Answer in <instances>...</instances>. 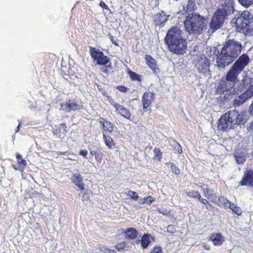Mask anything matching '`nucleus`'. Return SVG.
<instances>
[{"label": "nucleus", "instance_id": "6ab92c4d", "mask_svg": "<svg viewBox=\"0 0 253 253\" xmlns=\"http://www.w3.org/2000/svg\"><path fill=\"white\" fill-rule=\"evenodd\" d=\"M99 123L102 126L104 131L111 132L114 129V125L113 123L107 121L103 118H100Z\"/></svg>", "mask_w": 253, "mask_h": 253}, {"label": "nucleus", "instance_id": "4c0bfd02", "mask_svg": "<svg viewBox=\"0 0 253 253\" xmlns=\"http://www.w3.org/2000/svg\"><path fill=\"white\" fill-rule=\"evenodd\" d=\"M103 154L101 152H99L95 156V159L98 164H100L102 162Z\"/></svg>", "mask_w": 253, "mask_h": 253}, {"label": "nucleus", "instance_id": "dca6fc26", "mask_svg": "<svg viewBox=\"0 0 253 253\" xmlns=\"http://www.w3.org/2000/svg\"><path fill=\"white\" fill-rule=\"evenodd\" d=\"M210 240L214 246H220L224 241V237L220 233H213L210 235Z\"/></svg>", "mask_w": 253, "mask_h": 253}, {"label": "nucleus", "instance_id": "f704fd0d", "mask_svg": "<svg viewBox=\"0 0 253 253\" xmlns=\"http://www.w3.org/2000/svg\"><path fill=\"white\" fill-rule=\"evenodd\" d=\"M195 0H189L187 4V10L192 11L194 9L195 6Z\"/></svg>", "mask_w": 253, "mask_h": 253}, {"label": "nucleus", "instance_id": "39448f33", "mask_svg": "<svg viewBox=\"0 0 253 253\" xmlns=\"http://www.w3.org/2000/svg\"><path fill=\"white\" fill-rule=\"evenodd\" d=\"M205 19L197 13L188 14L184 21L185 31L189 34H200L205 27Z\"/></svg>", "mask_w": 253, "mask_h": 253}, {"label": "nucleus", "instance_id": "cd10ccee", "mask_svg": "<svg viewBox=\"0 0 253 253\" xmlns=\"http://www.w3.org/2000/svg\"><path fill=\"white\" fill-rule=\"evenodd\" d=\"M103 138L104 140L105 144L110 149L112 148L115 145L113 139L108 136H107L105 134H103Z\"/></svg>", "mask_w": 253, "mask_h": 253}, {"label": "nucleus", "instance_id": "412c9836", "mask_svg": "<svg viewBox=\"0 0 253 253\" xmlns=\"http://www.w3.org/2000/svg\"><path fill=\"white\" fill-rule=\"evenodd\" d=\"M116 110L119 112L120 114L126 119H129L130 113L129 111L121 105H116Z\"/></svg>", "mask_w": 253, "mask_h": 253}, {"label": "nucleus", "instance_id": "c03bdc74", "mask_svg": "<svg viewBox=\"0 0 253 253\" xmlns=\"http://www.w3.org/2000/svg\"><path fill=\"white\" fill-rule=\"evenodd\" d=\"M171 169L173 172L176 174H178L180 173L179 169L173 164H172L171 166Z\"/></svg>", "mask_w": 253, "mask_h": 253}, {"label": "nucleus", "instance_id": "f03ea898", "mask_svg": "<svg viewBox=\"0 0 253 253\" xmlns=\"http://www.w3.org/2000/svg\"><path fill=\"white\" fill-rule=\"evenodd\" d=\"M165 42L172 53L183 54L186 52L187 42L182 38L181 31L177 27H172L168 31Z\"/></svg>", "mask_w": 253, "mask_h": 253}, {"label": "nucleus", "instance_id": "bf43d9fd", "mask_svg": "<svg viewBox=\"0 0 253 253\" xmlns=\"http://www.w3.org/2000/svg\"><path fill=\"white\" fill-rule=\"evenodd\" d=\"M109 102H110L111 104L112 105H113L115 108L116 109V107H117L116 105H119V104L115 102V101L112 99H111L109 100Z\"/></svg>", "mask_w": 253, "mask_h": 253}, {"label": "nucleus", "instance_id": "c9c22d12", "mask_svg": "<svg viewBox=\"0 0 253 253\" xmlns=\"http://www.w3.org/2000/svg\"><path fill=\"white\" fill-rule=\"evenodd\" d=\"M155 201V198L152 197H148L145 198L143 201L142 202H140V203H146L148 205H150L153 202Z\"/></svg>", "mask_w": 253, "mask_h": 253}, {"label": "nucleus", "instance_id": "0eeeda50", "mask_svg": "<svg viewBox=\"0 0 253 253\" xmlns=\"http://www.w3.org/2000/svg\"><path fill=\"white\" fill-rule=\"evenodd\" d=\"M193 64L201 76L210 78L211 76L210 70V60L205 55L198 56L195 58Z\"/></svg>", "mask_w": 253, "mask_h": 253}, {"label": "nucleus", "instance_id": "052dcab7", "mask_svg": "<svg viewBox=\"0 0 253 253\" xmlns=\"http://www.w3.org/2000/svg\"><path fill=\"white\" fill-rule=\"evenodd\" d=\"M99 152H97L95 150H90V155L91 156H95L96 155V154H97V153H98Z\"/></svg>", "mask_w": 253, "mask_h": 253}, {"label": "nucleus", "instance_id": "7ed1b4c3", "mask_svg": "<svg viewBox=\"0 0 253 253\" xmlns=\"http://www.w3.org/2000/svg\"><path fill=\"white\" fill-rule=\"evenodd\" d=\"M235 11L234 0H222L215 11L210 26L213 31L220 28L225 19Z\"/></svg>", "mask_w": 253, "mask_h": 253}, {"label": "nucleus", "instance_id": "13d9d810", "mask_svg": "<svg viewBox=\"0 0 253 253\" xmlns=\"http://www.w3.org/2000/svg\"><path fill=\"white\" fill-rule=\"evenodd\" d=\"M228 206L229 207V208L232 210L233 211L234 207H235L236 206L233 203L231 202H229V203H228Z\"/></svg>", "mask_w": 253, "mask_h": 253}, {"label": "nucleus", "instance_id": "0e129e2a", "mask_svg": "<svg viewBox=\"0 0 253 253\" xmlns=\"http://www.w3.org/2000/svg\"><path fill=\"white\" fill-rule=\"evenodd\" d=\"M205 206H206V208H207V209H209V207H210V206L209 205H205Z\"/></svg>", "mask_w": 253, "mask_h": 253}, {"label": "nucleus", "instance_id": "3c124183", "mask_svg": "<svg viewBox=\"0 0 253 253\" xmlns=\"http://www.w3.org/2000/svg\"><path fill=\"white\" fill-rule=\"evenodd\" d=\"M89 196L88 195V194L86 192H84L83 196H82V200L83 201H84L85 200H88L89 199Z\"/></svg>", "mask_w": 253, "mask_h": 253}, {"label": "nucleus", "instance_id": "ddd939ff", "mask_svg": "<svg viewBox=\"0 0 253 253\" xmlns=\"http://www.w3.org/2000/svg\"><path fill=\"white\" fill-rule=\"evenodd\" d=\"M240 184L253 188V170L252 169H249L244 172L243 179L240 182Z\"/></svg>", "mask_w": 253, "mask_h": 253}, {"label": "nucleus", "instance_id": "4468645a", "mask_svg": "<svg viewBox=\"0 0 253 253\" xmlns=\"http://www.w3.org/2000/svg\"><path fill=\"white\" fill-rule=\"evenodd\" d=\"M169 17V15H167L164 11L157 13L154 15L153 20L156 26L163 27L165 23L167 21L168 18Z\"/></svg>", "mask_w": 253, "mask_h": 253}, {"label": "nucleus", "instance_id": "a878e982", "mask_svg": "<svg viewBox=\"0 0 253 253\" xmlns=\"http://www.w3.org/2000/svg\"><path fill=\"white\" fill-rule=\"evenodd\" d=\"M247 101L246 98L241 94L240 95L237 96L233 101V105L235 107H238L242 105Z\"/></svg>", "mask_w": 253, "mask_h": 253}, {"label": "nucleus", "instance_id": "f8f14e48", "mask_svg": "<svg viewBox=\"0 0 253 253\" xmlns=\"http://www.w3.org/2000/svg\"><path fill=\"white\" fill-rule=\"evenodd\" d=\"M155 99V94L152 92H146L144 93L142 102L143 104V109L150 110L151 104L154 101Z\"/></svg>", "mask_w": 253, "mask_h": 253}, {"label": "nucleus", "instance_id": "9d476101", "mask_svg": "<svg viewBox=\"0 0 253 253\" xmlns=\"http://www.w3.org/2000/svg\"><path fill=\"white\" fill-rule=\"evenodd\" d=\"M60 110H62L66 112H70L79 110L81 108V105L77 103L75 99H70L66 101L65 104L60 103Z\"/></svg>", "mask_w": 253, "mask_h": 253}, {"label": "nucleus", "instance_id": "c756f323", "mask_svg": "<svg viewBox=\"0 0 253 253\" xmlns=\"http://www.w3.org/2000/svg\"><path fill=\"white\" fill-rule=\"evenodd\" d=\"M239 17H242V18L245 19L249 20L251 22V20L252 19L253 16L250 13L249 11H244L242 13H239L238 14H236Z\"/></svg>", "mask_w": 253, "mask_h": 253}, {"label": "nucleus", "instance_id": "f257e3e1", "mask_svg": "<svg viewBox=\"0 0 253 253\" xmlns=\"http://www.w3.org/2000/svg\"><path fill=\"white\" fill-rule=\"evenodd\" d=\"M241 43L234 40L228 41L216 58L217 66L224 68L241 53Z\"/></svg>", "mask_w": 253, "mask_h": 253}, {"label": "nucleus", "instance_id": "e2e57ef3", "mask_svg": "<svg viewBox=\"0 0 253 253\" xmlns=\"http://www.w3.org/2000/svg\"><path fill=\"white\" fill-rule=\"evenodd\" d=\"M204 247H205V248L207 250H210V246H209V245H204Z\"/></svg>", "mask_w": 253, "mask_h": 253}, {"label": "nucleus", "instance_id": "09e8293b", "mask_svg": "<svg viewBox=\"0 0 253 253\" xmlns=\"http://www.w3.org/2000/svg\"><path fill=\"white\" fill-rule=\"evenodd\" d=\"M100 250L104 252L105 253H115L116 252V251L114 250H110L104 248H102V249H101Z\"/></svg>", "mask_w": 253, "mask_h": 253}, {"label": "nucleus", "instance_id": "e433bc0d", "mask_svg": "<svg viewBox=\"0 0 253 253\" xmlns=\"http://www.w3.org/2000/svg\"><path fill=\"white\" fill-rule=\"evenodd\" d=\"M128 195L130 197L131 199L135 200H137L138 198H139V196L137 195V194L135 192L133 191L132 190H129L128 191Z\"/></svg>", "mask_w": 253, "mask_h": 253}, {"label": "nucleus", "instance_id": "ea45409f", "mask_svg": "<svg viewBox=\"0 0 253 253\" xmlns=\"http://www.w3.org/2000/svg\"><path fill=\"white\" fill-rule=\"evenodd\" d=\"M109 37L110 39L111 40L112 42L116 46H119L118 40L117 39H115L113 36L111 35H109Z\"/></svg>", "mask_w": 253, "mask_h": 253}, {"label": "nucleus", "instance_id": "9b49d317", "mask_svg": "<svg viewBox=\"0 0 253 253\" xmlns=\"http://www.w3.org/2000/svg\"><path fill=\"white\" fill-rule=\"evenodd\" d=\"M231 23L232 24H234L237 30L239 32L243 31L244 28L249 26L251 21L248 19H245L242 18V17H239L236 15L235 18L231 20Z\"/></svg>", "mask_w": 253, "mask_h": 253}, {"label": "nucleus", "instance_id": "7c9ffc66", "mask_svg": "<svg viewBox=\"0 0 253 253\" xmlns=\"http://www.w3.org/2000/svg\"><path fill=\"white\" fill-rule=\"evenodd\" d=\"M187 195L191 198H197L198 199H200L201 195L200 193L197 191H190L188 192H186Z\"/></svg>", "mask_w": 253, "mask_h": 253}, {"label": "nucleus", "instance_id": "473e14b6", "mask_svg": "<svg viewBox=\"0 0 253 253\" xmlns=\"http://www.w3.org/2000/svg\"><path fill=\"white\" fill-rule=\"evenodd\" d=\"M239 32L244 33L246 36H252L253 35V29L251 28L250 25L247 27L244 28L243 31Z\"/></svg>", "mask_w": 253, "mask_h": 253}, {"label": "nucleus", "instance_id": "b1692460", "mask_svg": "<svg viewBox=\"0 0 253 253\" xmlns=\"http://www.w3.org/2000/svg\"><path fill=\"white\" fill-rule=\"evenodd\" d=\"M67 126L65 124L60 125L57 129L54 130L53 133L55 135H58L59 137H63L62 135H64L67 132Z\"/></svg>", "mask_w": 253, "mask_h": 253}, {"label": "nucleus", "instance_id": "a19ab883", "mask_svg": "<svg viewBox=\"0 0 253 253\" xmlns=\"http://www.w3.org/2000/svg\"><path fill=\"white\" fill-rule=\"evenodd\" d=\"M219 202L223 204L224 206H227L230 201L224 197H220L219 198Z\"/></svg>", "mask_w": 253, "mask_h": 253}, {"label": "nucleus", "instance_id": "8fccbe9b", "mask_svg": "<svg viewBox=\"0 0 253 253\" xmlns=\"http://www.w3.org/2000/svg\"><path fill=\"white\" fill-rule=\"evenodd\" d=\"M199 200L200 201V202H201L202 203H203L205 205H208L210 206H211V204L209 203V202L207 200H206L205 199H204V198H202L201 197V196H200V199H199Z\"/></svg>", "mask_w": 253, "mask_h": 253}, {"label": "nucleus", "instance_id": "20e7f679", "mask_svg": "<svg viewBox=\"0 0 253 253\" xmlns=\"http://www.w3.org/2000/svg\"><path fill=\"white\" fill-rule=\"evenodd\" d=\"M243 122V114L236 110L229 111L221 116L218 120V128L223 131L231 129L235 125Z\"/></svg>", "mask_w": 253, "mask_h": 253}, {"label": "nucleus", "instance_id": "5fc2aeb1", "mask_svg": "<svg viewBox=\"0 0 253 253\" xmlns=\"http://www.w3.org/2000/svg\"><path fill=\"white\" fill-rule=\"evenodd\" d=\"M248 83V81L246 79H243L242 81V83L241 84V86L243 88H246V85L247 86L248 84H246V83Z\"/></svg>", "mask_w": 253, "mask_h": 253}, {"label": "nucleus", "instance_id": "4d7b16f0", "mask_svg": "<svg viewBox=\"0 0 253 253\" xmlns=\"http://www.w3.org/2000/svg\"><path fill=\"white\" fill-rule=\"evenodd\" d=\"M249 112L251 115L253 116V100L252 104L249 107Z\"/></svg>", "mask_w": 253, "mask_h": 253}, {"label": "nucleus", "instance_id": "49530a36", "mask_svg": "<svg viewBox=\"0 0 253 253\" xmlns=\"http://www.w3.org/2000/svg\"><path fill=\"white\" fill-rule=\"evenodd\" d=\"M117 89L122 92H126L128 89V88L126 87L124 85H120L117 86Z\"/></svg>", "mask_w": 253, "mask_h": 253}, {"label": "nucleus", "instance_id": "37998d69", "mask_svg": "<svg viewBox=\"0 0 253 253\" xmlns=\"http://www.w3.org/2000/svg\"><path fill=\"white\" fill-rule=\"evenodd\" d=\"M163 251L162 248L160 247H155L151 251L150 253H162Z\"/></svg>", "mask_w": 253, "mask_h": 253}, {"label": "nucleus", "instance_id": "79ce46f5", "mask_svg": "<svg viewBox=\"0 0 253 253\" xmlns=\"http://www.w3.org/2000/svg\"><path fill=\"white\" fill-rule=\"evenodd\" d=\"M232 211L238 215H241L242 213V210H241L240 208L237 206L234 207Z\"/></svg>", "mask_w": 253, "mask_h": 253}, {"label": "nucleus", "instance_id": "2f4dec72", "mask_svg": "<svg viewBox=\"0 0 253 253\" xmlns=\"http://www.w3.org/2000/svg\"><path fill=\"white\" fill-rule=\"evenodd\" d=\"M128 74H129V77L132 80L138 81H140L141 80V75H139L136 74V73H135L133 71H130L128 72Z\"/></svg>", "mask_w": 253, "mask_h": 253}, {"label": "nucleus", "instance_id": "4be33fe9", "mask_svg": "<svg viewBox=\"0 0 253 253\" xmlns=\"http://www.w3.org/2000/svg\"><path fill=\"white\" fill-rule=\"evenodd\" d=\"M150 234H144L142 236L141 241L139 240L137 241V244H138L139 242H140L142 248L143 249H146L150 243Z\"/></svg>", "mask_w": 253, "mask_h": 253}, {"label": "nucleus", "instance_id": "2eb2a0df", "mask_svg": "<svg viewBox=\"0 0 253 253\" xmlns=\"http://www.w3.org/2000/svg\"><path fill=\"white\" fill-rule=\"evenodd\" d=\"M71 180L72 183L78 186L82 191L84 189L83 177L79 173H73L72 175Z\"/></svg>", "mask_w": 253, "mask_h": 253}, {"label": "nucleus", "instance_id": "423d86ee", "mask_svg": "<svg viewBox=\"0 0 253 253\" xmlns=\"http://www.w3.org/2000/svg\"><path fill=\"white\" fill-rule=\"evenodd\" d=\"M249 62V58L243 54L234 63L231 68L228 71L224 78L231 82L235 83L237 80L238 76L243 70Z\"/></svg>", "mask_w": 253, "mask_h": 253}, {"label": "nucleus", "instance_id": "1a4fd4ad", "mask_svg": "<svg viewBox=\"0 0 253 253\" xmlns=\"http://www.w3.org/2000/svg\"><path fill=\"white\" fill-rule=\"evenodd\" d=\"M89 53L95 65H106L109 63L108 57L99 49L89 47Z\"/></svg>", "mask_w": 253, "mask_h": 253}, {"label": "nucleus", "instance_id": "864d4df0", "mask_svg": "<svg viewBox=\"0 0 253 253\" xmlns=\"http://www.w3.org/2000/svg\"><path fill=\"white\" fill-rule=\"evenodd\" d=\"M87 153H88V152H87V150H81L80 152V155L84 157H86Z\"/></svg>", "mask_w": 253, "mask_h": 253}, {"label": "nucleus", "instance_id": "393cba45", "mask_svg": "<svg viewBox=\"0 0 253 253\" xmlns=\"http://www.w3.org/2000/svg\"><path fill=\"white\" fill-rule=\"evenodd\" d=\"M126 235V238L130 239H135L137 235V230L133 228H128L125 232Z\"/></svg>", "mask_w": 253, "mask_h": 253}, {"label": "nucleus", "instance_id": "72a5a7b5", "mask_svg": "<svg viewBox=\"0 0 253 253\" xmlns=\"http://www.w3.org/2000/svg\"><path fill=\"white\" fill-rule=\"evenodd\" d=\"M239 2L243 6L248 7L253 3V0H238Z\"/></svg>", "mask_w": 253, "mask_h": 253}, {"label": "nucleus", "instance_id": "680f3d73", "mask_svg": "<svg viewBox=\"0 0 253 253\" xmlns=\"http://www.w3.org/2000/svg\"><path fill=\"white\" fill-rule=\"evenodd\" d=\"M20 123H19L18 126L16 127V129H15V132H17L19 131V130L20 129Z\"/></svg>", "mask_w": 253, "mask_h": 253}, {"label": "nucleus", "instance_id": "c85d7f7f", "mask_svg": "<svg viewBox=\"0 0 253 253\" xmlns=\"http://www.w3.org/2000/svg\"><path fill=\"white\" fill-rule=\"evenodd\" d=\"M170 145L175 153H178L179 154L182 153V147L178 142L174 140H172L170 142Z\"/></svg>", "mask_w": 253, "mask_h": 253}, {"label": "nucleus", "instance_id": "a18cd8bd", "mask_svg": "<svg viewBox=\"0 0 253 253\" xmlns=\"http://www.w3.org/2000/svg\"><path fill=\"white\" fill-rule=\"evenodd\" d=\"M154 152L155 154V156L156 157H159L160 158H161L162 156V152H161V150L158 148H155L154 150Z\"/></svg>", "mask_w": 253, "mask_h": 253}, {"label": "nucleus", "instance_id": "6e6552de", "mask_svg": "<svg viewBox=\"0 0 253 253\" xmlns=\"http://www.w3.org/2000/svg\"><path fill=\"white\" fill-rule=\"evenodd\" d=\"M234 86V83L223 78L217 87V92L222 94H224V98L230 99V96H231L236 92Z\"/></svg>", "mask_w": 253, "mask_h": 253}, {"label": "nucleus", "instance_id": "aec40b11", "mask_svg": "<svg viewBox=\"0 0 253 253\" xmlns=\"http://www.w3.org/2000/svg\"><path fill=\"white\" fill-rule=\"evenodd\" d=\"M194 185L195 186H199L201 188L204 196L208 199H210L213 196L212 191L209 188V187L207 185L202 184V183H195Z\"/></svg>", "mask_w": 253, "mask_h": 253}, {"label": "nucleus", "instance_id": "603ef678", "mask_svg": "<svg viewBox=\"0 0 253 253\" xmlns=\"http://www.w3.org/2000/svg\"><path fill=\"white\" fill-rule=\"evenodd\" d=\"M99 5H100V6L101 7H102V8H103L105 9H107V10H108V9H109V7H108V6L106 4V3H105V2H104V1H101L100 2Z\"/></svg>", "mask_w": 253, "mask_h": 253}, {"label": "nucleus", "instance_id": "de8ad7c7", "mask_svg": "<svg viewBox=\"0 0 253 253\" xmlns=\"http://www.w3.org/2000/svg\"><path fill=\"white\" fill-rule=\"evenodd\" d=\"M167 230H168V232H169V233H173L175 232V228L173 225H169L167 227Z\"/></svg>", "mask_w": 253, "mask_h": 253}, {"label": "nucleus", "instance_id": "58836bf2", "mask_svg": "<svg viewBox=\"0 0 253 253\" xmlns=\"http://www.w3.org/2000/svg\"><path fill=\"white\" fill-rule=\"evenodd\" d=\"M157 211L159 213L164 215L168 214V213L169 212V211L166 208L158 209Z\"/></svg>", "mask_w": 253, "mask_h": 253}, {"label": "nucleus", "instance_id": "bb28decb", "mask_svg": "<svg viewBox=\"0 0 253 253\" xmlns=\"http://www.w3.org/2000/svg\"><path fill=\"white\" fill-rule=\"evenodd\" d=\"M242 94L247 100L251 98L253 96V85L250 84L248 86H247L245 91Z\"/></svg>", "mask_w": 253, "mask_h": 253}, {"label": "nucleus", "instance_id": "a211bd4d", "mask_svg": "<svg viewBox=\"0 0 253 253\" xmlns=\"http://www.w3.org/2000/svg\"><path fill=\"white\" fill-rule=\"evenodd\" d=\"M145 59L146 64L154 72H155L157 70H158L156 60L154 58H152L150 55H145Z\"/></svg>", "mask_w": 253, "mask_h": 253}, {"label": "nucleus", "instance_id": "f3484780", "mask_svg": "<svg viewBox=\"0 0 253 253\" xmlns=\"http://www.w3.org/2000/svg\"><path fill=\"white\" fill-rule=\"evenodd\" d=\"M234 156L238 164H243L246 160L247 153L244 151H237L234 154Z\"/></svg>", "mask_w": 253, "mask_h": 253}, {"label": "nucleus", "instance_id": "5701e85b", "mask_svg": "<svg viewBox=\"0 0 253 253\" xmlns=\"http://www.w3.org/2000/svg\"><path fill=\"white\" fill-rule=\"evenodd\" d=\"M16 157L19 168H16V166L14 165L13 166V168L16 170L18 169H20L22 170H23L26 168V161L23 159L21 156L19 154H16Z\"/></svg>", "mask_w": 253, "mask_h": 253}, {"label": "nucleus", "instance_id": "6e6d98bb", "mask_svg": "<svg viewBox=\"0 0 253 253\" xmlns=\"http://www.w3.org/2000/svg\"><path fill=\"white\" fill-rule=\"evenodd\" d=\"M105 67H102L101 69V71L105 73H108L109 72V70L108 69L107 67V64L105 65Z\"/></svg>", "mask_w": 253, "mask_h": 253}]
</instances>
